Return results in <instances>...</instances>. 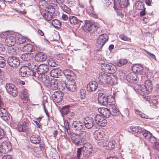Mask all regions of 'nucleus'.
Here are the masks:
<instances>
[{
  "label": "nucleus",
  "mask_w": 159,
  "mask_h": 159,
  "mask_svg": "<svg viewBox=\"0 0 159 159\" xmlns=\"http://www.w3.org/2000/svg\"><path fill=\"white\" fill-rule=\"evenodd\" d=\"M114 98L111 95L107 96L103 93H100L98 94V101L99 104L106 105L112 103Z\"/></svg>",
  "instance_id": "obj_1"
},
{
  "label": "nucleus",
  "mask_w": 159,
  "mask_h": 159,
  "mask_svg": "<svg viewBox=\"0 0 159 159\" xmlns=\"http://www.w3.org/2000/svg\"><path fill=\"white\" fill-rule=\"evenodd\" d=\"M82 148L83 155L84 157L88 158L91 156L93 151V148L90 144L84 143L83 148Z\"/></svg>",
  "instance_id": "obj_2"
},
{
  "label": "nucleus",
  "mask_w": 159,
  "mask_h": 159,
  "mask_svg": "<svg viewBox=\"0 0 159 159\" xmlns=\"http://www.w3.org/2000/svg\"><path fill=\"white\" fill-rule=\"evenodd\" d=\"M7 63L10 66L13 68H16L19 66L20 61L18 57L10 56L7 58Z\"/></svg>",
  "instance_id": "obj_3"
},
{
  "label": "nucleus",
  "mask_w": 159,
  "mask_h": 159,
  "mask_svg": "<svg viewBox=\"0 0 159 159\" xmlns=\"http://www.w3.org/2000/svg\"><path fill=\"white\" fill-rule=\"evenodd\" d=\"M128 0H114V8L116 10H120L126 7L128 4Z\"/></svg>",
  "instance_id": "obj_4"
},
{
  "label": "nucleus",
  "mask_w": 159,
  "mask_h": 159,
  "mask_svg": "<svg viewBox=\"0 0 159 159\" xmlns=\"http://www.w3.org/2000/svg\"><path fill=\"white\" fill-rule=\"evenodd\" d=\"M5 88L7 92L12 96H16L18 93V91L15 86L10 84H7Z\"/></svg>",
  "instance_id": "obj_5"
},
{
  "label": "nucleus",
  "mask_w": 159,
  "mask_h": 159,
  "mask_svg": "<svg viewBox=\"0 0 159 159\" xmlns=\"http://www.w3.org/2000/svg\"><path fill=\"white\" fill-rule=\"evenodd\" d=\"M108 39V35L106 34H103L99 35L97 40L98 46L99 48H101Z\"/></svg>",
  "instance_id": "obj_6"
},
{
  "label": "nucleus",
  "mask_w": 159,
  "mask_h": 159,
  "mask_svg": "<svg viewBox=\"0 0 159 159\" xmlns=\"http://www.w3.org/2000/svg\"><path fill=\"white\" fill-rule=\"evenodd\" d=\"M11 149V143L8 141L2 142L0 145V152L3 153L10 151Z\"/></svg>",
  "instance_id": "obj_7"
},
{
  "label": "nucleus",
  "mask_w": 159,
  "mask_h": 159,
  "mask_svg": "<svg viewBox=\"0 0 159 159\" xmlns=\"http://www.w3.org/2000/svg\"><path fill=\"white\" fill-rule=\"evenodd\" d=\"M64 93L61 91L55 92L52 95V98L54 102L59 103L61 102L63 99Z\"/></svg>",
  "instance_id": "obj_8"
},
{
  "label": "nucleus",
  "mask_w": 159,
  "mask_h": 159,
  "mask_svg": "<svg viewBox=\"0 0 159 159\" xmlns=\"http://www.w3.org/2000/svg\"><path fill=\"white\" fill-rule=\"evenodd\" d=\"M66 88L67 89V90L71 92L75 91L76 89V85L75 81L74 79L67 81Z\"/></svg>",
  "instance_id": "obj_9"
},
{
  "label": "nucleus",
  "mask_w": 159,
  "mask_h": 159,
  "mask_svg": "<svg viewBox=\"0 0 159 159\" xmlns=\"http://www.w3.org/2000/svg\"><path fill=\"white\" fill-rule=\"evenodd\" d=\"M51 11L43 10L41 13V14L44 18L48 21H50L52 18V15L54 12V9L52 7Z\"/></svg>",
  "instance_id": "obj_10"
},
{
  "label": "nucleus",
  "mask_w": 159,
  "mask_h": 159,
  "mask_svg": "<svg viewBox=\"0 0 159 159\" xmlns=\"http://www.w3.org/2000/svg\"><path fill=\"white\" fill-rule=\"evenodd\" d=\"M32 71L27 66H24L20 69L19 74L22 77H28L31 75Z\"/></svg>",
  "instance_id": "obj_11"
},
{
  "label": "nucleus",
  "mask_w": 159,
  "mask_h": 159,
  "mask_svg": "<svg viewBox=\"0 0 159 159\" xmlns=\"http://www.w3.org/2000/svg\"><path fill=\"white\" fill-rule=\"evenodd\" d=\"M84 127V124L80 121L75 120L72 123V127L74 130L76 131L80 132L82 130Z\"/></svg>",
  "instance_id": "obj_12"
},
{
  "label": "nucleus",
  "mask_w": 159,
  "mask_h": 159,
  "mask_svg": "<svg viewBox=\"0 0 159 159\" xmlns=\"http://www.w3.org/2000/svg\"><path fill=\"white\" fill-rule=\"evenodd\" d=\"M102 67L106 72L110 74H113L116 71L115 66L111 64H105Z\"/></svg>",
  "instance_id": "obj_13"
},
{
  "label": "nucleus",
  "mask_w": 159,
  "mask_h": 159,
  "mask_svg": "<svg viewBox=\"0 0 159 159\" xmlns=\"http://www.w3.org/2000/svg\"><path fill=\"white\" fill-rule=\"evenodd\" d=\"M95 120L97 124L101 126H104L107 123V120L100 115H97L94 117Z\"/></svg>",
  "instance_id": "obj_14"
},
{
  "label": "nucleus",
  "mask_w": 159,
  "mask_h": 159,
  "mask_svg": "<svg viewBox=\"0 0 159 159\" xmlns=\"http://www.w3.org/2000/svg\"><path fill=\"white\" fill-rule=\"evenodd\" d=\"M71 140L72 143L76 145H81V143L84 142L80 134L72 136Z\"/></svg>",
  "instance_id": "obj_15"
},
{
  "label": "nucleus",
  "mask_w": 159,
  "mask_h": 159,
  "mask_svg": "<svg viewBox=\"0 0 159 159\" xmlns=\"http://www.w3.org/2000/svg\"><path fill=\"white\" fill-rule=\"evenodd\" d=\"M19 97L20 99L23 101L25 103H27L29 99V94L28 93V91L26 89H23L20 91L19 94Z\"/></svg>",
  "instance_id": "obj_16"
},
{
  "label": "nucleus",
  "mask_w": 159,
  "mask_h": 159,
  "mask_svg": "<svg viewBox=\"0 0 159 159\" xmlns=\"http://www.w3.org/2000/svg\"><path fill=\"white\" fill-rule=\"evenodd\" d=\"M84 125L85 127L88 129H90L94 125V121L93 119L91 117H86L84 120Z\"/></svg>",
  "instance_id": "obj_17"
},
{
  "label": "nucleus",
  "mask_w": 159,
  "mask_h": 159,
  "mask_svg": "<svg viewBox=\"0 0 159 159\" xmlns=\"http://www.w3.org/2000/svg\"><path fill=\"white\" fill-rule=\"evenodd\" d=\"M5 43L7 46L11 47L16 43V39L13 35H8L5 39Z\"/></svg>",
  "instance_id": "obj_18"
},
{
  "label": "nucleus",
  "mask_w": 159,
  "mask_h": 159,
  "mask_svg": "<svg viewBox=\"0 0 159 159\" xmlns=\"http://www.w3.org/2000/svg\"><path fill=\"white\" fill-rule=\"evenodd\" d=\"M135 90L138 94L142 96L148 94L143 84L138 85Z\"/></svg>",
  "instance_id": "obj_19"
},
{
  "label": "nucleus",
  "mask_w": 159,
  "mask_h": 159,
  "mask_svg": "<svg viewBox=\"0 0 159 159\" xmlns=\"http://www.w3.org/2000/svg\"><path fill=\"white\" fill-rule=\"evenodd\" d=\"M47 58L46 54L43 52H38L36 53L35 57V60L38 62H43Z\"/></svg>",
  "instance_id": "obj_20"
},
{
  "label": "nucleus",
  "mask_w": 159,
  "mask_h": 159,
  "mask_svg": "<svg viewBox=\"0 0 159 159\" xmlns=\"http://www.w3.org/2000/svg\"><path fill=\"white\" fill-rule=\"evenodd\" d=\"M108 75L104 73H102L99 75L98 79V83L100 84H106L107 82V77Z\"/></svg>",
  "instance_id": "obj_21"
},
{
  "label": "nucleus",
  "mask_w": 159,
  "mask_h": 159,
  "mask_svg": "<svg viewBox=\"0 0 159 159\" xmlns=\"http://www.w3.org/2000/svg\"><path fill=\"white\" fill-rule=\"evenodd\" d=\"M98 84L95 81H91L87 85V90L90 92L94 91L97 88Z\"/></svg>",
  "instance_id": "obj_22"
},
{
  "label": "nucleus",
  "mask_w": 159,
  "mask_h": 159,
  "mask_svg": "<svg viewBox=\"0 0 159 159\" xmlns=\"http://www.w3.org/2000/svg\"><path fill=\"white\" fill-rule=\"evenodd\" d=\"M98 110L99 113L105 117L109 118L111 115V111L107 108L101 107L99 108Z\"/></svg>",
  "instance_id": "obj_23"
},
{
  "label": "nucleus",
  "mask_w": 159,
  "mask_h": 159,
  "mask_svg": "<svg viewBox=\"0 0 159 159\" xmlns=\"http://www.w3.org/2000/svg\"><path fill=\"white\" fill-rule=\"evenodd\" d=\"M94 135L95 139L98 140L103 139V138L105 136L103 131L101 130L95 131L94 133Z\"/></svg>",
  "instance_id": "obj_24"
},
{
  "label": "nucleus",
  "mask_w": 159,
  "mask_h": 159,
  "mask_svg": "<svg viewBox=\"0 0 159 159\" xmlns=\"http://www.w3.org/2000/svg\"><path fill=\"white\" fill-rule=\"evenodd\" d=\"M0 117L5 121L10 119L9 115L6 109L0 108Z\"/></svg>",
  "instance_id": "obj_25"
},
{
  "label": "nucleus",
  "mask_w": 159,
  "mask_h": 159,
  "mask_svg": "<svg viewBox=\"0 0 159 159\" xmlns=\"http://www.w3.org/2000/svg\"><path fill=\"white\" fill-rule=\"evenodd\" d=\"M38 72L40 74L46 73L49 70L48 66L45 64L40 65L38 68Z\"/></svg>",
  "instance_id": "obj_26"
},
{
  "label": "nucleus",
  "mask_w": 159,
  "mask_h": 159,
  "mask_svg": "<svg viewBox=\"0 0 159 159\" xmlns=\"http://www.w3.org/2000/svg\"><path fill=\"white\" fill-rule=\"evenodd\" d=\"M137 80V77L136 74L131 72L129 73L127 76V80L129 82L134 83Z\"/></svg>",
  "instance_id": "obj_27"
},
{
  "label": "nucleus",
  "mask_w": 159,
  "mask_h": 159,
  "mask_svg": "<svg viewBox=\"0 0 159 159\" xmlns=\"http://www.w3.org/2000/svg\"><path fill=\"white\" fill-rule=\"evenodd\" d=\"M21 50L24 52H27L28 53L32 52L34 51V48L32 44H28L21 48Z\"/></svg>",
  "instance_id": "obj_28"
},
{
  "label": "nucleus",
  "mask_w": 159,
  "mask_h": 159,
  "mask_svg": "<svg viewBox=\"0 0 159 159\" xmlns=\"http://www.w3.org/2000/svg\"><path fill=\"white\" fill-rule=\"evenodd\" d=\"M63 72L66 77L69 80L70 79L73 80L75 78L74 73L71 70H64Z\"/></svg>",
  "instance_id": "obj_29"
},
{
  "label": "nucleus",
  "mask_w": 159,
  "mask_h": 159,
  "mask_svg": "<svg viewBox=\"0 0 159 159\" xmlns=\"http://www.w3.org/2000/svg\"><path fill=\"white\" fill-rule=\"evenodd\" d=\"M109 105L111 110V115L113 116H117L119 115L120 114V111L119 109L117 108L116 107L114 104H109Z\"/></svg>",
  "instance_id": "obj_30"
},
{
  "label": "nucleus",
  "mask_w": 159,
  "mask_h": 159,
  "mask_svg": "<svg viewBox=\"0 0 159 159\" xmlns=\"http://www.w3.org/2000/svg\"><path fill=\"white\" fill-rule=\"evenodd\" d=\"M93 24L90 21L87 20L85 21L83 27V30L85 32H88L91 31L93 28Z\"/></svg>",
  "instance_id": "obj_31"
},
{
  "label": "nucleus",
  "mask_w": 159,
  "mask_h": 159,
  "mask_svg": "<svg viewBox=\"0 0 159 159\" xmlns=\"http://www.w3.org/2000/svg\"><path fill=\"white\" fill-rule=\"evenodd\" d=\"M143 67L140 65H135L132 68L133 72L136 74L137 73L138 74H142L143 73Z\"/></svg>",
  "instance_id": "obj_32"
},
{
  "label": "nucleus",
  "mask_w": 159,
  "mask_h": 159,
  "mask_svg": "<svg viewBox=\"0 0 159 159\" xmlns=\"http://www.w3.org/2000/svg\"><path fill=\"white\" fill-rule=\"evenodd\" d=\"M144 86L148 93L152 91V84L151 81L149 80L145 81V85Z\"/></svg>",
  "instance_id": "obj_33"
},
{
  "label": "nucleus",
  "mask_w": 159,
  "mask_h": 159,
  "mask_svg": "<svg viewBox=\"0 0 159 159\" xmlns=\"http://www.w3.org/2000/svg\"><path fill=\"white\" fill-rule=\"evenodd\" d=\"M20 57L23 60L28 61L33 58V54L29 53H24L20 55Z\"/></svg>",
  "instance_id": "obj_34"
},
{
  "label": "nucleus",
  "mask_w": 159,
  "mask_h": 159,
  "mask_svg": "<svg viewBox=\"0 0 159 159\" xmlns=\"http://www.w3.org/2000/svg\"><path fill=\"white\" fill-rule=\"evenodd\" d=\"M61 69L57 68L52 70L50 72V74L51 76L57 78L58 76L61 75Z\"/></svg>",
  "instance_id": "obj_35"
},
{
  "label": "nucleus",
  "mask_w": 159,
  "mask_h": 159,
  "mask_svg": "<svg viewBox=\"0 0 159 159\" xmlns=\"http://www.w3.org/2000/svg\"><path fill=\"white\" fill-rule=\"evenodd\" d=\"M80 134L84 142L88 140L91 136L90 133L85 131H82Z\"/></svg>",
  "instance_id": "obj_36"
},
{
  "label": "nucleus",
  "mask_w": 159,
  "mask_h": 159,
  "mask_svg": "<svg viewBox=\"0 0 159 159\" xmlns=\"http://www.w3.org/2000/svg\"><path fill=\"white\" fill-rule=\"evenodd\" d=\"M19 48L16 47H11L8 48V52L10 55H15L19 53Z\"/></svg>",
  "instance_id": "obj_37"
},
{
  "label": "nucleus",
  "mask_w": 159,
  "mask_h": 159,
  "mask_svg": "<svg viewBox=\"0 0 159 159\" xmlns=\"http://www.w3.org/2000/svg\"><path fill=\"white\" fill-rule=\"evenodd\" d=\"M30 139L32 143L37 144L39 143L41 138L38 135H34L30 137Z\"/></svg>",
  "instance_id": "obj_38"
},
{
  "label": "nucleus",
  "mask_w": 159,
  "mask_h": 159,
  "mask_svg": "<svg viewBox=\"0 0 159 159\" xmlns=\"http://www.w3.org/2000/svg\"><path fill=\"white\" fill-rule=\"evenodd\" d=\"M69 20L70 23L71 24L77 25L82 21L79 20L75 16H70L69 17Z\"/></svg>",
  "instance_id": "obj_39"
},
{
  "label": "nucleus",
  "mask_w": 159,
  "mask_h": 159,
  "mask_svg": "<svg viewBox=\"0 0 159 159\" xmlns=\"http://www.w3.org/2000/svg\"><path fill=\"white\" fill-rule=\"evenodd\" d=\"M27 67L29 69L34 71L33 69L37 70L38 66L35 62L31 61L27 63Z\"/></svg>",
  "instance_id": "obj_40"
},
{
  "label": "nucleus",
  "mask_w": 159,
  "mask_h": 159,
  "mask_svg": "<svg viewBox=\"0 0 159 159\" xmlns=\"http://www.w3.org/2000/svg\"><path fill=\"white\" fill-rule=\"evenodd\" d=\"M70 106L69 105H67L63 107L60 110L62 117L66 116L70 111Z\"/></svg>",
  "instance_id": "obj_41"
},
{
  "label": "nucleus",
  "mask_w": 159,
  "mask_h": 159,
  "mask_svg": "<svg viewBox=\"0 0 159 159\" xmlns=\"http://www.w3.org/2000/svg\"><path fill=\"white\" fill-rule=\"evenodd\" d=\"M51 88L53 90L57 89L58 88V81L55 79H52L50 82Z\"/></svg>",
  "instance_id": "obj_42"
},
{
  "label": "nucleus",
  "mask_w": 159,
  "mask_h": 159,
  "mask_svg": "<svg viewBox=\"0 0 159 159\" xmlns=\"http://www.w3.org/2000/svg\"><path fill=\"white\" fill-rule=\"evenodd\" d=\"M116 80V78L115 76L113 75H108L107 77V82L106 84H107L110 85H112L115 83Z\"/></svg>",
  "instance_id": "obj_43"
},
{
  "label": "nucleus",
  "mask_w": 159,
  "mask_h": 159,
  "mask_svg": "<svg viewBox=\"0 0 159 159\" xmlns=\"http://www.w3.org/2000/svg\"><path fill=\"white\" fill-rule=\"evenodd\" d=\"M140 134H142L145 139L147 140L149 139L152 134L150 132L144 129H143Z\"/></svg>",
  "instance_id": "obj_44"
},
{
  "label": "nucleus",
  "mask_w": 159,
  "mask_h": 159,
  "mask_svg": "<svg viewBox=\"0 0 159 159\" xmlns=\"http://www.w3.org/2000/svg\"><path fill=\"white\" fill-rule=\"evenodd\" d=\"M28 129V127L24 124L19 125L17 128V130L20 132H26Z\"/></svg>",
  "instance_id": "obj_45"
},
{
  "label": "nucleus",
  "mask_w": 159,
  "mask_h": 159,
  "mask_svg": "<svg viewBox=\"0 0 159 159\" xmlns=\"http://www.w3.org/2000/svg\"><path fill=\"white\" fill-rule=\"evenodd\" d=\"M41 81L47 84H49L50 83L49 76L48 75H44L42 76Z\"/></svg>",
  "instance_id": "obj_46"
},
{
  "label": "nucleus",
  "mask_w": 159,
  "mask_h": 159,
  "mask_svg": "<svg viewBox=\"0 0 159 159\" xmlns=\"http://www.w3.org/2000/svg\"><path fill=\"white\" fill-rule=\"evenodd\" d=\"M52 25L55 28H59L61 26V23L57 19H55L52 20Z\"/></svg>",
  "instance_id": "obj_47"
},
{
  "label": "nucleus",
  "mask_w": 159,
  "mask_h": 159,
  "mask_svg": "<svg viewBox=\"0 0 159 159\" xmlns=\"http://www.w3.org/2000/svg\"><path fill=\"white\" fill-rule=\"evenodd\" d=\"M128 60L126 59H122L116 63V65L118 66H121L126 64L128 62Z\"/></svg>",
  "instance_id": "obj_48"
},
{
  "label": "nucleus",
  "mask_w": 159,
  "mask_h": 159,
  "mask_svg": "<svg viewBox=\"0 0 159 159\" xmlns=\"http://www.w3.org/2000/svg\"><path fill=\"white\" fill-rule=\"evenodd\" d=\"M42 74H40L39 73V72H35L34 71H32L31 74V75L34 77L36 79H38L39 80L41 81V78H42V75H41Z\"/></svg>",
  "instance_id": "obj_49"
},
{
  "label": "nucleus",
  "mask_w": 159,
  "mask_h": 159,
  "mask_svg": "<svg viewBox=\"0 0 159 159\" xmlns=\"http://www.w3.org/2000/svg\"><path fill=\"white\" fill-rule=\"evenodd\" d=\"M131 130L135 133L138 134H141L142 132L143 129L141 128L140 127L138 126L137 127H132L131 128Z\"/></svg>",
  "instance_id": "obj_50"
},
{
  "label": "nucleus",
  "mask_w": 159,
  "mask_h": 159,
  "mask_svg": "<svg viewBox=\"0 0 159 159\" xmlns=\"http://www.w3.org/2000/svg\"><path fill=\"white\" fill-rule=\"evenodd\" d=\"M136 8L139 10H141L143 8V4L142 2L137 1L135 3Z\"/></svg>",
  "instance_id": "obj_51"
},
{
  "label": "nucleus",
  "mask_w": 159,
  "mask_h": 159,
  "mask_svg": "<svg viewBox=\"0 0 159 159\" xmlns=\"http://www.w3.org/2000/svg\"><path fill=\"white\" fill-rule=\"evenodd\" d=\"M60 7L65 12L68 14H70V13L71 10L70 8L67 7L66 5L64 4H62L61 5Z\"/></svg>",
  "instance_id": "obj_52"
},
{
  "label": "nucleus",
  "mask_w": 159,
  "mask_h": 159,
  "mask_svg": "<svg viewBox=\"0 0 159 159\" xmlns=\"http://www.w3.org/2000/svg\"><path fill=\"white\" fill-rule=\"evenodd\" d=\"M6 60L5 58L0 56V67L4 68L6 66Z\"/></svg>",
  "instance_id": "obj_53"
},
{
  "label": "nucleus",
  "mask_w": 159,
  "mask_h": 159,
  "mask_svg": "<svg viewBox=\"0 0 159 159\" xmlns=\"http://www.w3.org/2000/svg\"><path fill=\"white\" fill-rule=\"evenodd\" d=\"M134 111L136 114L137 115H139L141 118L148 119V116L145 114L142 113L139 110L137 109H135Z\"/></svg>",
  "instance_id": "obj_54"
},
{
  "label": "nucleus",
  "mask_w": 159,
  "mask_h": 159,
  "mask_svg": "<svg viewBox=\"0 0 159 159\" xmlns=\"http://www.w3.org/2000/svg\"><path fill=\"white\" fill-rule=\"evenodd\" d=\"M26 41V39L24 37L21 36H19L18 37L17 40V43L19 44H21Z\"/></svg>",
  "instance_id": "obj_55"
},
{
  "label": "nucleus",
  "mask_w": 159,
  "mask_h": 159,
  "mask_svg": "<svg viewBox=\"0 0 159 159\" xmlns=\"http://www.w3.org/2000/svg\"><path fill=\"white\" fill-rule=\"evenodd\" d=\"M115 141L114 140L110 141L108 144V147L106 148V149L108 150H111L113 149L115 146Z\"/></svg>",
  "instance_id": "obj_56"
},
{
  "label": "nucleus",
  "mask_w": 159,
  "mask_h": 159,
  "mask_svg": "<svg viewBox=\"0 0 159 159\" xmlns=\"http://www.w3.org/2000/svg\"><path fill=\"white\" fill-rule=\"evenodd\" d=\"M118 75L120 79L121 80H127V76L125 74L123 71H120L119 72Z\"/></svg>",
  "instance_id": "obj_57"
},
{
  "label": "nucleus",
  "mask_w": 159,
  "mask_h": 159,
  "mask_svg": "<svg viewBox=\"0 0 159 159\" xmlns=\"http://www.w3.org/2000/svg\"><path fill=\"white\" fill-rule=\"evenodd\" d=\"M58 85V87H60V89H65V87L66 88V82H65L63 81H61Z\"/></svg>",
  "instance_id": "obj_58"
},
{
  "label": "nucleus",
  "mask_w": 159,
  "mask_h": 159,
  "mask_svg": "<svg viewBox=\"0 0 159 159\" xmlns=\"http://www.w3.org/2000/svg\"><path fill=\"white\" fill-rule=\"evenodd\" d=\"M20 7L17 9L16 11L19 13L22 14L23 15L25 14L26 13V10L25 8H23L21 7Z\"/></svg>",
  "instance_id": "obj_59"
},
{
  "label": "nucleus",
  "mask_w": 159,
  "mask_h": 159,
  "mask_svg": "<svg viewBox=\"0 0 159 159\" xmlns=\"http://www.w3.org/2000/svg\"><path fill=\"white\" fill-rule=\"evenodd\" d=\"M48 64L50 66L53 67L57 66V64L56 63V61L52 59L49 60Z\"/></svg>",
  "instance_id": "obj_60"
},
{
  "label": "nucleus",
  "mask_w": 159,
  "mask_h": 159,
  "mask_svg": "<svg viewBox=\"0 0 159 159\" xmlns=\"http://www.w3.org/2000/svg\"><path fill=\"white\" fill-rule=\"evenodd\" d=\"M82 149V148H78L77 154V157H76V158H74V159H80L82 156L81 150Z\"/></svg>",
  "instance_id": "obj_61"
},
{
  "label": "nucleus",
  "mask_w": 159,
  "mask_h": 159,
  "mask_svg": "<svg viewBox=\"0 0 159 159\" xmlns=\"http://www.w3.org/2000/svg\"><path fill=\"white\" fill-rule=\"evenodd\" d=\"M67 118L69 119H71L73 118L74 116V113L70 111L66 115Z\"/></svg>",
  "instance_id": "obj_62"
},
{
  "label": "nucleus",
  "mask_w": 159,
  "mask_h": 159,
  "mask_svg": "<svg viewBox=\"0 0 159 159\" xmlns=\"http://www.w3.org/2000/svg\"><path fill=\"white\" fill-rule=\"evenodd\" d=\"M148 140L152 143H154L156 142L155 137L152 134V135L149 138Z\"/></svg>",
  "instance_id": "obj_63"
},
{
  "label": "nucleus",
  "mask_w": 159,
  "mask_h": 159,
  "mask_svg": "<svg viewBox=\"0 0 159 159\" xmlns=\"http://www.w3.org/2000/svg\"><path fill=\"white\" fill-rule=\"evenodd\" d=\"M152 148L154 149L159 151V142H156L154 143Z\"/></svg>",
  "instance_id": "obj_64"
}]
</instances>
